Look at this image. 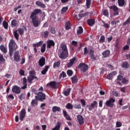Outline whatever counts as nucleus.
Here are the masks:
<instances>
[{
    "instance_id": "f257e3e1",
    "label": "nucleus",
    "mask_w": 130,
    "mask_h": 130,
    "mask_svg": "<svg viewBox=\"0 0 130 130\" xmlns=\"http://www.w3.org/2000/svg\"><path fill=\"white\" fill-rule=\"evenodd\" d=\"M42 12V11L41 9H37L34 10V11L31 13L30 16V18L31 20V22L34 27H38V26L40 25V20L38 19L37 15L41 14Z\"/></svg>"
},
{
    "instance_id": "f03ea898",
    "label": "nucleus",
    "mask_w": 130,
    "mask_h": 130,
    "mask_svg": "<svg viewBox=\"0 0 130 130\" xmlns=\"http://www.w3.org/2000/svg\"><path fill=\"white\" fill-rule=\"evenodd\" d=\"M61 53L59 55V58L61 59H64L68 57V48H67V45L62 43L60 45Z\"/></svg>"
},
{
    "instance_id": "7ed1b4c3",
    "label": "nucleus",
    "mask_w": 130,
    "mask_h": 130,
    "mask_svg": "<svg viewBox=\"0 0 130 130\" xmlns=\"http://www.w3.org/2000/svg\"><path fill=\"white\" fill-rule=\"evenodd\" d=\"M9 54L10 56L13 55V51L16 50L18 48V45L13 40H11L9 44Z\"/></svg>"
},
{
    "instance_id": "20e7f679",
    "label": "nucleus",
    "mask_w": 130,
    "mask_h": 130,
    "mask_svg": "<svg viewBox=\"0 0 130 130\" xmlns=\"http://www.w3.org/2000/svg\"><path fill=\"white\" fill-rule=\"evenodd\" d=\"M29 75L27 77V81L28 83L31 84L33 80L35 79L36 81H37V80H38V78L35 76V71L34 70L30 71L29 72Z\"/></svg>"
},
{
    "instance_id": "39448f33",
    "label": "nucleus",
    "mask_w": 130,
    "mask_h": 130,
    "mask_svg": "<svg viewBox=\"0 0 130 130\" xmlns=\"http://www.w3.org/2000/svg\"><path fill=\"white\" fill-rule=\"evenodd\" d=\"M35 97L38 100L43 101V100H45L46 96L45 95V94L40 91L38 92L37 96H36Z\"/></svg>"
},
{
    "instance_id": "423d86ee",
    "label": "nucleus",
    "mask_w": 130,
    "mask_h": 130,
    "mask_svg": "<svg viewBox=\"0 0 130 130\" xmlns=\"http://www.w3.org/2000/svg\"><path fill=\"white\" fill-rule=\"evenodd\" d=\"M47 86L50 87V88H52L53 89H57L58 87V83L56 82L55 81H52L48 83L47 84Z\"/></svg>"
},
{
    "instance_id": "0eeeda50",
    "label": "nucleus",
    "mask_w": 130,
    "mask_h": 130,
    "mask_svg": "<svg viewBox=\"0 0 130 130\" xmlns=\"http://www.w3.org/2000/svg\"><path fill=\"white\" fill-rule=\"evenodd\" d=\"M79 69H80V71L82 72H85L88 71V66L85 63H81L79 65Z\"/></svg>"
},
{
    "instance_id": "6e6552de",
    "label": "nucleus",
    "mask_w": 130,
    "mask_h": 130,
    "mask_svg": "<svg viewBox=\"0 0 130 130\" xmlns=\"http://www.w3.org/2000/svg\"><path fill=\"white\" fill-rule=\"evenodd\" d=\"M114 102H115V100L113 98H111L109 101L106 102V105L108 106V107H113V105H114L113 103H114Z\"/></svg>"
},
{
    "instance_id": "1a4fd4ad",
    "label": "nucleus",
    "mask_w": 130,
    "mask_h": 130,
    "mask_svg": "<svg viewBox=\"0 0 130 130\" xmlns=\"http://www.w3.org/2000/svg\"><path fill=\"white\" fill-rule=\"evenodd\" d=\"M110 9L111 10H113L114 11L113 15L114 16H117L119 15V13L118 12V8L115 5H113L110 7Z\"/></svg>"
},
{
    "instance_id": "9d476101",
    "label": "nucleus",
    "mask_w": 130,
    "mask_h": 130,
    "mask_svg": "<svg viewBox=\"0 0 130 130\" xmlns=\"http://www.w3.org/2000/svg\"><path fill=\"white\" fill-rule=\"evenodd\" d=\"M12 91L15 94H20L21 93V88L18 86L14 85L12 87Z\"/></svg>"
},
{
    "instance_id": "9b49d317",
    "label": "nucleus",
    "mask_w": 130,
    "mask_h": 130,
    "mask_svg": "<svg viewBox=\"0 0 130 130\" xmlns=\"http://www.w3.org/2000/svg\"><path fill=\"white\" fill-rule=\"evenodd\" d=\"M77 60V58L73 57L71 59H70V61L67 63V68H72L73 67V64L76 62Z\"/></svg>"
},
{
    "instance_id": "f8f14e48",
    "label": "nucleus",
    "mask_w": 130,
    "mask_h": 130,
    "mask_svg": "<svg viewBox=\"0 0 130 130\" xmlns=\"http://www.w3.org/2000/svg\"><path fill=\"white\" fill-rule=\"evenodd\" d=\"M55 43L52 40H48L47 41V48H51V46H54Z\"/></svg>"
},
{
    "instance_id": "ddd939ff",
    "label": "nucleus",
    "mask_w": 130,
    "mask_h": 130,
    "mask_svg": "<svg viewBox=\"0 0 130 130\" xmlns=\"http://www.w3.org/2000/svg\"><path fill=\"white\" fill-rule=\"evenodd\" d=\"M25 115H26V110L24 109H23L20 114L19 119L21 121H23V119L25 118Z\"/></svg>"
},
{
    "instance_id": "4468645a",
    "label": "nucleus",
    "mask_w": 130,
    "mask_h": 130,
    "mask_svg": "<svg viewBox=\"0 0 130 130\" xmlns=\"http://www.w3.org/2000/svg\"><path fill=\"white\" fill-rule=\"evenodd\" d=\"M14 60L19 62L20 61V55H19V51H17L15 52L14 55Z\"/></svg>"
},
{
    "instance_id": "2eb2a0df",
    "label": "nucleus",
    "mask_w": 130,
    "mask_h": 130,
    "mask_svg": "<svg viewBox=\"0 0 130 130\" xmlns=\"http://www.w3.org/2000/svg\"><path fill=\"white\" fill-rule=\"evenodd\" d=\"M77 117L79 124L80 125L84 124V118L80 115H78Z\"/></svg>"
},
{
    "instance_id": "dca6fc26",
    "label": "nucleus",
    "mask_w": 130,
    "mask_h": 130,
    "mask_svg": "<svg viewBox=\"0 0 130 130\" xmlns=\"http://www.w3.org/2000/svg\"><path fill=\"white\" fill-rule=\"evenodd\" d=\"M87 23L90 27H92L93 25H95V19H88L87 20Z\"/></svg>"
},
{
    "instance_id": "f3484780",
    "label": "nucleus",
    "mask_w": 130,
    "mask_h": 130,
    "mask_svg": "<svg viewBox=\"0 0 130 130\" xmlns=\"http://www.w3.org/2000/svg\"><path fill=\"white\" fill-rule=\"evenodd\" d=\"M39 65L40 67H43L45 65V58L44 57H42L39 60Z\"/></svg>"
},
{
    "instance_id": "a211bd4d",
    "label": "nucleus",
    "mask_w": 130,
    "mask_h": 130,
    "mask_svg": "<svg viewBox=\"0 0 130 130\" xmlns=\"http://www.w3.org/2000/svg\"><path fill=\"white\" fill-rule=\"evenodd\" d=\"M97 105H98L97 102L93 101V102L91 104V105L88 106L89 110L91 111L92 110V109H93L94 107H95V106H97Z\"/></svg>"
},
{
    "instance_id": "6ab92c4d",
    "label": "nucleus",
    "mask_w": 130,
    "mask_h": 130,
    "mask_svg": "<svg viewBox=\"0 0 130 130\" xmlns=\"http://www.w3.org/2000/svg\"><path fill=\"white\" fill-rule=\"evenodd\" d=\"M36 5H37V6H38V7L42 8L43 9H45V8H46V6H45L44 4L42 3L40 1H37L36 3Z\"/></svg>"
},
{
    "instance_id": "aec40b11",
    "label": "nucleus",
    "mask_w": 130,
    "mask_h": 130,
    "mask_svg": "<svg viewBox=\"0 0 130 130\" xmlns=\"http://www.w3.org/2000/svg\"><path fill=\"white\" fill-rule=\"evenodd\" d=\"M18 26V21L16 19H13L11 21V27L14 28Z\"/></svg>"
},
{
    "instance_id": "412c9836",
    "label": "nucleus",
    "mask_w": 130,
    "mask_h": 130,
    "mask_svg": "<svg viewBox=\"0 0 130 130\" xmlns=\"http://www.w3.org/2000/svg\"><path fill=\"white\" fill-rule=\"evenodd\" d=\"M22 83L23 86L21 87V89H26L27 88V79L26 78H23Z\"/></svg>"
},
{
    "instance_id": "4be33fe9",
    "label": "nucleus",
    "mask_w": 130,
    "mask_h": 130,
    "mask_svg": "<svg viewBox=\"0 0 130 130\" xmlns=\"http://www.w3.org/2000/svg\"><path fill=\"white\" fill-rule=\"evenodd\" d=\"M104 57H107L109 56V54H110V51L109 50H106L102 53Z\"/></svg>"
},
{
    "instance_id": "5701e85b",
    "label": "nucleus",
    "mask_w": 130,
    "mask_h": 130,
    "mask_svg": "<svg viewBox=\"0 0 130 130\" xmlns=\"http://www.w3.org/2000/svg\"><path fill=\"white\" fill-rule=\"evenodd\" d=\"M37 99H35V100H32L31 102V106H32L33 107H34L35 106H37L38 104V102L37 101Z\"/></svg>"
},
{
    "instance_id": "b1692460",
    "label": "nucleus",
    "mask_w": 130,
    "mask_h": 130,
    "mask_svg": "<svg viewBox=\"0 0 130 130\" xmlns=\"http://www.w3.org/2000/svg\"><path fill=\"white\" fill-rule=\"evenodd\" d=\"M63 114L64 117H66V118L67 120H71V118L70 117V115H69V114H68V113L67 112V111H63Z\"/></svg>"
},
{
    "instance_id": "393cba45",
    "label": "nucleus",
    "mask_w": 130,
    "mask_h": 130,
    "mask_svg": "<svg viewBox=\"0 0 130 130\" xmlns=\"http://www.w3.org/2000/svg\"><path fill=\"white\" fill-rule=\"evenodd\" d=\"M118 4L119 7H123L124 4H125V2L124 0H118Z\"/></svg>"
},
{
    "instance_id": "a878e982",
    "label": "nucleus",
    "mask_w": 130,
    "mask_h": 130,
    "mask_svg": "<svg viewBox=\"0 0 130 130\" xmlns=\"http://www.w3.org/2000/svg\"><path fill=\"white\" fill-rule=\"evenodd\" d=\"M43 44V41H41L38 43H37L36 44H33V47H39V46H41L42 44Z\"/></svg>"
},
{
    "instance_id": "bb28decb",
    "label": "nucleus",
    "mask_w": 130,
    "mask_h": 130,
    "mask_svg": "<svg viewBox=\"0 0 130 130\" xmlns=\"http://www.w3.org/2000/svg\"><path fill=\"white\" fill-rule=\"evenodd\" d=\"M49 69V67L45 66V69L41 72V74H42V75H45V74H46V73L48 71Z\"/></svg>"
},
{
    "instance_id": "cd10ccee",
    "label": "nucleus",
    "mask_w": 130,
    "mask_h": 130,
    "mask_svg": "<svg viewBox=\"0 0 130 130\" xmlns=\"http://www.w3.org/2000/svg\"><path fill=\"white\" fill-rule=\"evenodd\" d=\"M0 49L3 51V52H4V53H7V48L5 47V46L1 45L0 46Z\"/></svg>"
},
{
    "instance_id": "c85d7f7f",
    "label": "nucleus",
    "mask_w": 130,
    "mask_h": 130,
    "mask_svg": "<svg viewBox=\"0 0 130 130\" xmlns=\"http://www.w3.org/2000/svg\"><path fill=\"white\" fill-rule=\"evenodd\" d=\"M60 128V123L58 122L55 127L53 128L52 130H59Z\"/></svg>"
},
{
    "instance_id": "c756f323",
    "label": "nucleus",
    "mask_w": 130,
    "mask_h": 130,
    "mask_svg": "<svg viewBox=\"0 0 130 130\" xmlns=\"http://www.w3.org/2000/svg\"><path fill=\"white\" fill-rule=\"evenodd\" d=\"M46 50V44H43L41 49V51L43 53L44 52H45V50Z\"/></svg>"
},
{
    "instance_id": "7c9ffc66",
    "label": "nucleus",
    "mask_w": 130,
    "mask_h": 130,
    "mask_svg": "<svg viewBox=\"0 0 130 130\" xmlns=\"http://www.w3.org/2000/svg\"><path fill=\"white\" fill-rule=\"evenodd\" d=\"M65 28L66 30H70V29H71V23L69 22L66 23Z\"/></svg>"
},
{
    "instance_id": "2f4dec72",
    "label": "nucleus",
    "mask_w": 130,
    "mask_h": 130,
    "mask_svg": "<svg viewBox=\"0 0 130 130\" xmlns=\"http://www.w3.org/2000/svg\"><path fill=\"white\" fill-rule=\"evenodd\" d=\"M68 10H69L68 7H63L61 10V14H64V13H67V12L68 11Z\"/></svg>"
},
{
    "instance_id": "473e14b6",
    "label": "nucleus",
    "mask_w": 130,
    "mask_h": 130,
    "mask_svg": "<svg viewBox=\"0 0 130 130\" xmlns=\"http://www.w3.org/2000/svg\"><path fill=\"white\" fill-rule=\"evenodd\" d=\"M91 0H86V8L87 9H90V7H91Z\"/></svg>"
},
{
    "instance_id": "72a5a7b5",
    "label": "nucleus",
    "mask_w": 130,
    "mask_h": 130,
    "mask_svg": "<svg viewBox=\"0 0 130 130\" xmlns=\"http://www.w3.org/2000/svg\"><path fill=\"white\" fill-rule=\"evenodd\" d=\"M52 111H53V112H56V111H60V108H59V107H57L56 106L53 107Z\"/></svg>"
},
{
    "instance_id": "f704fd0d",
    "label": "nucleus",
    "mask_w": 130,
    "mask_h": 130,
    "mask_svg": "<svg viewBox=\"0 0 130 130\" xmlns=\"http://www.w3.org/2000/svg\"><path fill=\"white\" fill-rule=\"evenodd\" d=\"M70 92L71 88H68L64 91V94L65 95V96H69V95H70Z\"/></svg>"
},
{
    "instance_id": "c9c22d12",
    "label": "nucleus",
    "mask_w": 130,
    "mask_h": 130,
    "mask_svg": "<svg viewBox=\"0 0 130 130\" xmlns=\"http://www.w3.org/2000/svg\"><path fill=\"white\" fill-rule=\"evenodd\" d=\"M102 23H103V26L105 28H106L107 29H108V28H109V24H108V23H105V22L104 21H103V20H102Z\"/></svg>"
},
{
    "instance_id": "e433bc0d",
    "label": "nucleus",
    "mask_w": 130,
    "mask_h": 130,
    "mask_svg": "<svg viewBox=\"0 0 130 130\" xmlns=\"http://www.w3.org/2000/svg\"><path fill=\"white\" fill-rule=\"evenodd\" d=\"M66 108L67 109H73V105H72L71 103H68L66 105Z\"/></svg>"
},
{
    "instance_id": "4c0bfd02",
    "label": "nucleus",
    "mask_w": 130,
    "mask_h": 130,
    "mask_svg": "<svg viewBox=\"0 0 130 130\" xmlns=\"http://www.w3.org/2000/svg\"><path fill=\"white\" fill-rule=\"evenodd\" d=\"M60 65V61H58L55 62L53 65V68H57Z\"/></svg>"
},
{
    "instance_id": "58836bf2",
    "label": "nucleus",
    "mask_w": 130,
    "mask_h": 130,
    "mask_svg": "<svg viewBox=\"0 0 130 130\" xmlns=\"http://www.w3.org/2000/svg\"><path fill=\"white\" fill-rule=\"evenodd\" d=\"M122 68H125V69L128 68V63L127 62H123L122 64Z\"/></svg>"
},
{
    "instance_id": "ea45409f",
    "label": "nucleus",
    "mask_w": 130,
    "mask_h": 130,
    "mask_svg": "<svg viewBox=\"0 0 130 130\" xmlns=\"http://www.w3.org/2000/svg\"><path fill=\"white\" fill-rule=\"evenodd\" d=\"M90 55L91 58H92L93 59H96V57H95V56H94V52L92 50H90Z\"/></svg>"
},
{
    "instance_id": "a19ab883",
    "label": "nucleus",
    "mask_w": 130,
    "mask_h": 130,
    "mask_svg": "<svg viewBox=\"0 0 130 130\" xmlns=\"http://www.w3.org/2000/svg\"><path fill=\"white\" fill-rule=\"evenodd\" d=\"M83 29L82 26H79L78 29L77 30V33H83Z\"/></svg>"
},
{
    "instance_id": "79ce46f5",
    "label": "nucleus",
    "mask_w": 130,
    "mask_h": 130,
    "mask_svg": "<svg viewBox=\"0 0 130 130\" xmlns=\"http://www.w3.org/2000/svg\"><path fill=\"white\" fill-rule=\"evenodd\" d=\"M72 81L73 83H77L78 82V79L77 78V76H74L72 78Z\"/></svg>"
},
{
    "instance_id": "37998d69",
    "label": "nucleus",
    "mask_w": 130,
    "mask_h": 130,
    "mask_svg": "<svg viewBox=\"0 0 130 130\" xmlns=\"http://www.w3.org/2000/svg\"><path fill=\"white\" fill-rule=\"evenodd\" d=\"M17 32L19 33H24V29L23 28H19L18 30H16L14 33H17Z\"/></svg>"
},
{
    "instance_id": "c03bdc74",
    "label": "nucleus",
    "mask_w": 130,
    "mask_h": 130,
    "mask_svg": "<svg viewBox=\"0 0 130 130\" xmlns=\"http://www.w3.org/2000/svg\"><path fill=\"white\" fill-rule=\"evenodd\" d=\"M103 14L104 16H106V17H108V16H109L108 11H107V10H104L103 12Z\"/></svg>"
},
{
    "instance_id": "a18cd8bd",
    "label": "nucleus",
    "mask_w": 130,
    "mask_h": 130,
    "mask_svg": "<svg viewBox=\"0 0 130 130\" xmlns=\"http://www.w3.org/2000/svg\"><path fill=\"white\" fill-rule=\"evenodd\" d=\"M59 77L60 78H61L62 77V78H66V77H67V74L66 73H64V72H62V73L60 74Z\"/></svg>"
},
{
    "instance_id": "49530a36",
    "label": "nucleus",
    "mask_w": 130,
    "mask_h": 130,
    "mask_svg": "<svg viewBox=\"0 0 130 130\" xmlns=\"http://www.w3.org/2000/svg\"><path fill=\"white\" fill-rule=\"evenodd\" d=\"M3 25L5 29H8V22H7L6 21H4Z\"/></svg>"
},
{
    "instance_id": "de8ad7c7",
    "label": "nucleus",
    "mask_w": 130,
    "mask_h": 130,
    "mask_svg": "<svg viewBox=\"0 0 130 130\" xmlns=\"http://www.w3.org/2000/svg\"><path fill=\"white\" fill-rule=\"evenodd\" d=\"M67 75L69 76V77L73 76V71L72 70H68Z\"/></svg>"
},
{
    "instance_id": "09e8293b",
    "label": "nucleus",
    "mask_w": 130,
    "mask_h": 130,
    "mask_svg": "<svg viewBox=\"0 0 130 130\" xmlns=\"http://www.w3.org/2000/svg\"><path fill=\"white\" fill-rule=\"evenodd\" d=\"M122 125V124H121V122L119 121H117L116 123V127H120Z\"/></svg>"
},
{
    "instance_id": "8fccbe9b",
    "label": "nucleus",
    "mask_w": 130,
    "mask_h": 130,
    "mask_svg": "<svg viewBox=\"0 0 130 130\" xmlns=\"http://www.w3.org/2000/svg\"><path fill=\"white\" fill-rule=\"evenodd\" d=\"M112 77H113V74L110 73V74L107 76V79H108V80H112Z\"/></svg>"
},
{
    "instance_id": "3c124183",
    "label": "nucleus",
    "mask_w": 130,
    "mask_h": 130,
    "mask_svg": "<svg viewBox=\"0 0 130 130\" xmlns=\"http://www.w3.org/2000/svg\"><path fill=\"white\" fill-rule=\"evenodd\" d=\"M14 37L17 40H19V37H20V35L18 33H14Z\"/></svg>"
},
{
    "instance_id": "603ef678",
    "label": "nucleus",
    "mask_w": 130,
    "mask_h": 130,
    "mask_svg": "<svg viewBox=\"0 0 130 130\" xmlns=\"http://www.w3.org/2000/svg\"><path fill=\"white\" fill-rule=\"evenodd\" d=\"M19 74L20 75V76H24L25 75V71H24V70L20 69L19 70Z\"/></svg>"
},
{
    "instance_id": "864d4df0",
    "label": "nucleus",
    "mask_w": 130,
    "mask_h": 130,
    "mask_svg": "<svg viewBox=\"0 0 130 130\" xmlns=\"http://www.w3.org/2000/svg\"><path fill=\"white\" fill-rule=\"evenodd\" d=\"M72 45H73L74 46H78V42L75 41H73L72 42Z\"/></svg>"
},
{
    "instance_id": "5fc2aeb1",
    "label": "nucleus",
    "mask_w": 130,
    "mask_h": 130,
    "mask_svg": "<svg viewBox=\"0 0 130 130\" xmlns=\"http://www.w3.org/2000/svg\"><path fill=\"white\" fill-rule=\"evenodd\" d=\"M84 54L85 55H86V54H88V49L87 48V47L84 48Z\"/></svg>"
},
{
    "instance_id": "6e6d98bb",
    "label": "nucleus",
    "mask_w": 130,
    "mask_h": 130,
    "mask_svg": "<svg viewBox=\"0 0 130 130\" xmlns=\"http://www.w3.org/2000/svg\"><path fill=\"white\" fill-rule=\"evenodd\" d=\"M7 98L9 99H12V100H14V99L15 98V97L14 96V95H13V94H9V95H8Z\"/></svg>"
},
{
    "instance_id": "4d7b16f0",
    "label": "nucleus",
    "mask_w": 130,
    "mask_h": 130,
    "mask_svg": "<svg viewBox=\"0 0 130 130\" xmlns=\"http://www.w3.org/2000/svg\"><path fill=\"white\" fill-rule=\"evenodd\" d=\"M105 40V37L102 36L100 38V42H104Z\"/></svg>"
},
{
    "instance_id": "13d9d810",
    "label": "nucleus",
    "mask_w": 130,
    "mask_h": 130,
    "mask_svg": "<svg viewBox=\"0 0 130 130\" xmlns=\"http://www.w3.org/2000/svg\"><path fill=\"white\" fill-rule=\"evenodd\" d=\"M122 79H123V77H122L121 75H119L118 76L117 80H118V81H121Z\"/></svg>"
},
{
    "instance_id": "bf43d9fd",
    "label": "nucleus",
    "mask_w": 130,
    "mask_h": 130,
    "mask_svg": "<svg viewBox=\"0 0 130 130\" xmlns=\"http://www.w3.org/2000/svg\"><path fill=\"white\" fill-rule=\"evenodd\" d=\"M81 102L83 106H85V105H86V102H85V100H81Z\"/></svg>"
},
{
    "instance_id": "052dcab7",
    "label": "nucleus",
    "mask_w": 130,
    "mask_h": 130,
    "mask_svg": "<svg viewBox=\"0 0 130 130\" xmlns=\"http://www.w3.org/2000/svg\"><path fill=\"white\" fill-rule=\"evenodd\" d=\"M69 1L70 0H61V3L62 4H66V3H68Z\"/></svg>"
},
{
    "instance_id": "680f3d73",
    "label": "nucleus",
    "mask_w": 130,
    "mask_h": 130,
    "mask_svg": "<svg viewBox=\"0 0 130 130\" xmlns=\"http://www.w3.org/2000/svg\"><path fill=\"white\" fill-rule=\"evenodd\" d=\"M102 105H103V101H100V102H99V107H102Z\"/></svg>"
},
{
    "instance_id": "e2e57ef3",
    "label": "nucleus",
    "mask_w": 130,
    "mask_h": 130,
    "mask_svg": "<svg viewBox=\"0 0 130 130\" xmlns=\"http://www.w3.org/2000/svg\"><path fill=\"white\" fill-rule=\"evenodd\" d=\"M51 33H55V29L53 27L51 28Z\"/></svg>"
},
{
    "instance_id": "0e129e2a",
    "label": "nucleus",
    "mask_w": 130,
    "mask_h": 130,
    "mask_svg": "<svg viewBox=\"0 0 130 130\" xmlns=\"http://www.w3.org/2000/svg\"><path fill=\"white\" fill-rule=\"evenodd\" d=\"M119 104L120 106H122V99L119 100Z\"/></svg>"
},
{
    "instance_id": "69168bd1",
    "label": "nucleus",
    "mask_w": 130,
    "mask_h": 130,
    "mask_svg": "<svg viewBox=\"0 0 130 130\" xmlns=\"http://www.w3.org/2000/svg\"><path fill=\"white\" fill-rule=\"evenodd\" d=\"M21 63V64H23V63H25V58H22Z\"/></svg>"
},
{
    "instance_id": "338daca9",
    "label": "nucleus",
    "mask_w": 130,
    "mask_h": 130,
    "mask_svg": "<svg viewBox=\"0 0 130 130\" xmlns=\"http://www.w3.org/2000/svg\"><path fill=\"white\" fill-rule=\"evenodd\" d=\"M128 82V80L126 79H124L122 80V83H124L125 84H126V83H127Z\"/></svg>"
},
{
    "instance_id": "774afa93",
    "label": "nucleus",
    "mask_w": 130,
    "mask_h": 130,
    "mask_svg": "<svg viewBox=\"0 0 130 130\" xmlns=\"http://www.w3.org/2000/svg\"><path fill=\"white\" fill-rule=\"evenodd\" d=\"M42 127L43 128V130H46V125H42Z\"/></svg>"
}]
</instances>
